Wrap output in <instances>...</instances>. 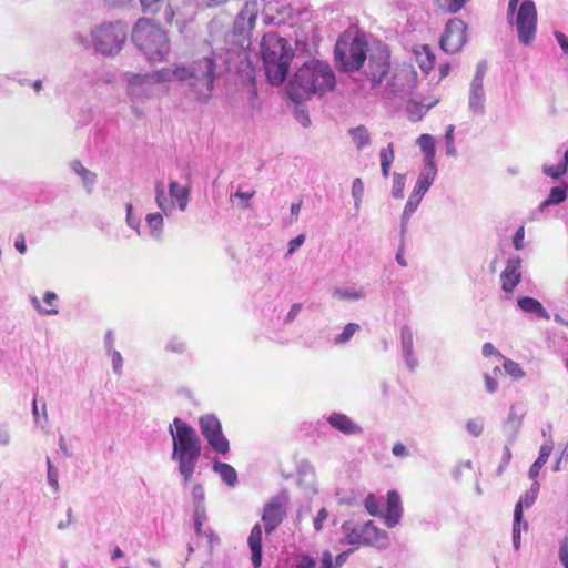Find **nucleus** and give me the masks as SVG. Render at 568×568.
<instances>
[{"mask_svg": "<svg viewBox=\"0 0 568 568\" xmlns=\"http://www.w3.org/2000/svg\"><path fill=\"white\" fill-rule=\"evenodd\" d=\"M155 202L159 209L165 214L170 215L173 212L174 204L170 201L165 194V186L162 181H158L154 186Z\"/></svg>", "mask_w": 568, "mask_h": 568, "instance_id": "obj_33", "label": "nucleus"}, {"mask_svg": "<svg viewBox=\"0 0 568 568\" xmlns=\"http://www.w3.org/2000/svg\"><path fill=\"white\" fill-rule=\"evenodd\" d=\"M373 528L372 523H367L365 526H357L352 521H345L342 525V531L344 534V542L347 545H362L366 542L364 534Z\"/></svg>", "mask_w": 568, "mask_h": 568, "instance_id": "obj_23", "label": "nucleus"}, {"mask_svg": "<svg viewBox=\"0 0 568 568\" xmlns=\"http://www.w3.org/2000/svg\"><path fill=\"white\" fill-rule=\"evenodd\" d=\"M284 511L277 501H271L265 505L262 520L264 521L265 532H273L276 527L283 521Z\"/></svg>", "mask_w": 568, "mask_h": 568, "instance_id": "obj_22", "label": "nucleus"}, {"mask_svg": "<svg viewBox=\"0 0 568 568\" xmlns=\"http://www.w3.org/2000/svg\"><path fill=\"white\" fill-rule=\"evenodd\" d=\"M169 194L172 200H175L180 211L184 212L187 207L190 190L183 187L176 181H171L169 184Z\"/></svg>", "mask_w": 568, "mask_h": 568, "instance_id": "obj_28", "label": "nucleus"}, {"mask_svg": "<svg viewBox=\"0 0 568 568\" xmlns=\"http://www.w3.org/2000/svg\"><path fill=\"white\" fill-rule=\"evenodd\" d=\"M305 242V235L300 234L288 242V250L286 255H292Z\"/></svg>", "mask_w": 568, "mask_h": 568, "instance_id": "obj_59", "label": "nucleus"}, {"mask_svg": "<svg viewBox=\"0 0 568 568\" xmlns=\"http://www.w3.org/2000/svg\"><path fill=\"white\" fill-rule=\"evenodd\" d=\"M348 134L352 138V140L358 151H362L363 149L367 148L372 142L371 133L365 125H358L356 128H351L348 130Z\"/></svg>", "mask_w": 568, "mask_h": 568, "instance_id": "obj_32", "label": "nucleus"}, {"mask_svg": "<svg viewBox=\"0 0 568 568\" xmlns=\"http://www.w3.org/2000/svg\"><path fill=\"white\" fill-rule=\"evenodd\" d=\"M402 500L396 490H389L387 494V509L385 514V525L388 528H394L402 517Z\"/></svg>", "mask_w": 568, "mask_h": 568, "instance_id": "obj_21", "label": "nucleus"}, {"mask_svg": "<svg viewBox=\"0 0 568 568\" xmlns=\"http://www.w3.org/2000/svg\"><path fill=\"white\" fill-rule=\"evenodd\" d=\"M334 55L341 70L345 72L359 70L367 58V43L359 37H355L351 41L339 39L336 42Z\"/></svg>", "mask_w": 568, "mask_h": 568, "instance_id": "obj_9", "label": "nucleus"}, {"mask_svg": "<svg viewBox=\"0 0 568 568\" xmlns=\"http://www.w3.org/2000/svg\"><path fill=\"white\" fill-rule=\"evenodd\" d=\"M327 517H328V511L326 510V508H321L313 521L314 529L316 531L322 530L323 523L327 519Z\"/></svg>", "mask_w": 568, "mask_h": 568, "instance_id": "obj_57", "label": "nucleus"}, {"mask_svg": "<svg viewBox=\"0 0 568 568\" xmlns=\"http://www.w3.org/2000/svg\"><path fill=\"white\" fill-rule=\"evenodd\" d=\"M413 205L406 204L400 216V242H405V234L407 232V225L412 215L416 212Z\"/></svg>", "mask_w": 568, "mask_h": 568, "instance_id": "obj_43", "label": "nucleus"}, {"mask_svg": "<svg viewBox=\"0 0 568 568\" xmlns=\"http://www.w3.org/2000/svg\"><path fill=\"white\" fill-rule=\"evenodd\" d=\"M417 144L425 154L423 169L437 170L435 163V142L429 134H422L417 139Z\"/></svg>", "mask_w": 568, "mask_h": 568, "instance_id": "obj_27", "label": "nucleus"}, {"mask_svg": "<svg viewBox=\"0 0 568 568\" xmlns=\"http://www.w3.org/2000/svg\"><path fill=\"white\" fill-rule=\"evenodd\" d=\"M165 349L171 353L183 354L186 351V343L174 336L169 339Z\"/></svg>", "mask_w": 568, "mask_h": 568, "instance_id": "obj_48", "label": "nucleus"}, {"mask_svg": "<svg viewBox=\"0 0 568 568\" xmlns=\"http://www.w3.org/2000/svg\"><path fill=\"white\" fill-rule=\"evenodd\" d=\"M436 174L437 170L422 169L406 204H410L414 209H417L422 199L435 181Z\"/></svg>", "mask_w": 568, "mask_h": 568, "instance_id": "obj_17", "label": "nucleus"}, {"mask_svg": "<svg viewBox=\"0 0 568 568\" xmlns=\"http://www.w3.org/2000/svg\"><path fill=\"white\" fill-rule=\"evenodd\" d=\"M132 41L149 61L162 62L166 60L171 51L166 32L146 18H140L135 22Z\"/></svg>", "mask_w": 568, "mask_h": 568, "instance_id": "obj_7", "label": "nucleus"}, {"mask_svg": "<svg viewBox=\"0 0 568 568\" xmlns=\"http://www.w3.org/2000/svg\"><path fill=\"white\" fill-rule=\"evenodd\" d=\"M333 297L341 301H358L365 297V292L363 288L337 287L333 292Z\"/></svg>", "mask_w": 568, "mask_h": 568, "instance_id": "obj_37", "label": "nucleus"}, {"mask_svg": "<svg viewBox=\"0 0 568 568\" xmlns=\"http://www.w3.org/2000/svg\"><path fill=\"white\" fill-rule=\"evenodd\" d=\"M352 195L354 197V206L356 210H359L361 203L364 196V183L359 178H356L353 181L352 185Z\"/></svg>", "mask_w": 568, "mask_h": 568, "instance_id": "obj_44", "label": "nucleus"}, {"mask_svg": "<svg viewBox=\"0 0 568 568\" xmlns=\"http://www.w3.org/2000/svg\"><path fill=\"white\" fill-rule=\"evenodd\" d=\"M526 412L518 405H511L508 412V416L503 424L501 430L506 437V443L513 445L520 432L523 419Z\"/></svg>", "mask_w": 568, "mask_h": 568, "instance_id": "obj_16", "label": "nucleus"}, {"mask_svg": "<svg viewBox=\"0 0 568 568\" xmlns=\"http://www.w3.org/2000/svg\"><path fill=\"white\" fill-rule=\"evenodd\" d=\"M202 435L206 439L212 449L221 455H225L230 450L227 438L223 435L222 425L215 415H204L199 419Z\"/></svg>", "mask_w": 568, "mask_h": 568, "instance_id": "obj_11", "label": "nucleus"}, {"mask_svg": "<svg viewBox=\"0 0 568 568\" xmlns=\"http://www.w3.org/2000/svg\"><path fill=\"white\" fill-rule=\"evenodd\" d=\"M520 268L521 258L519 256L508 258L506 267L500 274L501 290L505 294H513L515 287L520 283Z\"/></svg>", "mask_w": 568, "mask_h": 568, "instance_id": "obj_15", "label": "nucleus"}, {"mask_svg": "<svg viewBox=\"0 0 568 568\" xmlns=\"http://www.w3.org/2000/svg\"><path fill=\"white\" fill-rule=\"evenodd\" d=\"M192 498L194 508L195 507H205L204 505V489L201 485H195L192 489Z\"/></svg>", "mask_w": 568, "mask_h": 568, "instance_id": "obj_52", "label": "nucleus"}, {"mask_svg": "<svg viewBox=\"0 0 568 568\" xmlns=\"http://www.w3.org/2000/svg\"><path fill=\"white\" fill-rule=\"evenodd\" d=\"M207 520L206 509L205 507H195L193 514L194 521V530L197 536H202L205 528H203L204 523Z\"/></svg>", "mask_w": 568, "mask_h": 568, "instance_id": "obj_41", "label": "nucleus"}, {"mask_svg": "<svg viewBox=\"0 0 568 568\" xmlns=\"http://www.w3.org/2000/svg\"><path fill=\"white\" fill-rule=\"evenodd\" d=\"M301 310H302V304L301 303L293 304L291 306V310L288 311L286 317L284 318V322L286 324L292 323L297 317V315L300 314Z\"/></svg>", "mask_w": 568, "mask_h": 568, "instance_id": "obj_61", "label": "nucleus"}, {"mask_svg": "<svg viewBox=\"0 0 568 568\" xmlns=\"http://www.w3.org/2000/svg\"><path fill=\"white\" fill-rule=\"evenodd\" d=\"M316 562L311 556H303L296 565V568H315Z\"/></svg>", "mask_w": 568, "mask_h": 568, "instance_id": "obj_64", "label": "nucleus"}, {"mask_svg": "<svg viewBox=\"0 0 568 568\" xmlns=\"http://www.w3.org/2000/svg\"><path fill=\"white\" fill-rule=\"evenodd\" d=\"M225 41L230 45L225 49V57L212 50L189 63H179L174 68H168L169 82L178 81L184 88L185 95L191 100L201 104L209 103L213 97L215 80L248 58L247 49H245V55L241 54L240 57L239 47L229 42L227 38Z\"/></svg>", "mask_w": 568, "mask_h": 568, "instance_id": "obj_1", "label": "nucleus"}, {"mask_svg": "<svg viewBox=\"0 0 568 568\" xmlns=\"http://www.w3.org/2000/svg\"><path fill=\"white\" fill-rule=\"evenodd\" d=\"M202 536L207 539L209 554L212 555L214 545L217 544L220 540L219 536L210 527L205 528Z\"/></svg>", "mask_w": 568, "mask_h": 568, "instance_id": "obj_55", "label": "nucleus"}, {"mask_svg": "<svg viewBox=\"0 0 568 568\" xmlns=\"http://www.w3.org/2000/svg\"><path fill=\"white\" fill-rule=\"evenodd\" d=\"M359 331V325L356 323H348L343 332L335 336L334 343L336 345H343L351 341V338L354 336V334Z\"/></svg>", "mask_w": 568, "mask_h": 568, "instance_id": "obj_40", "label": "nucleus"}, {"mask_svg": "<svg viewBox=\"0 0 568 568\" xmlns=\"http://www.w3.org/2000/svg\"><path fill=\"white\" fill-rule=\"evenodd\" d=\"M510 446L511 445H508V443H506L504 446L501 462L497 468V475H501L504 473V470L506 469V467L508 466V464L511 459Z\"/></svg>", "mask_w": 568, "mask_h": 568, "instance_id": "obj_51", "label": "nucleus"}, {"mask_svg": "<svg viewBox=\"0 0 568 568\" xmlns=\"http://www.w3.org/2000/svg\"><path fill=\"white\" fill-rule=\"evenodd\" d=\"M487 69V62L485 60H480L476 65L475 74L469 84L468 109L474 115H484L486 112L484 78Z\"/></svg>", "mask_w": 568, "mask_h": 568, "instance_id": "obj_12", "label": "nucleus"}, {"mask_svg": "<svg viewBox=\"0 0 568 568\" xmlns=\"http://www.w3.org/2000/svg\"><path fill=\"white\" fill-rule=\"evenodd\" d=\"M400 346L406 366L410 372H414L419 363L414 352L413 329L408 325H404L400 328Z\"/></svg>", "mask_w": 568, "mask_h": 568, "instance_id": "obj_18", "label": "nucleus"}, {"mask_svg": "<svg viewBox=\"0 0 568 568\" xmlns=\"http://www.w3.org/2000/svg\"><path fill=\"white\" fill-rule=\"evenodd\" d=\"M172 436V460L185 484L190 483L201 457V439L196 430L181 418L175 417L169 427Z\"/></svg>", "mask_w": 568, "mask_h": 568, "instance_id": "obj_4", "label": "nucleus"}, {"mask_svg": "<svg viewBox=\"0 0 568 568\" xmlns=\"http://www.w3.org/2000/svg\"><path fill=\"white\" fill-rule=\"evenodd\" d=\"M558 555L564 568H568V536L560 541Z\"/></svg>", "mask_w": 568, "mask_h": 568, "instance_id": "obj_54", "label": "nucleus"}, {"mask_svg": "<svg viewBox=\"0 0 568 568\" xmlns=\"http://www.w3.org/2000/svg\"><path fill=\"white\" fill-rule=\"evenodd\" d=\"M261 57L266 78L272 85L282 84L288 74L294 51L285 38L268 32L262 38Z\"/></svg>", "mask_w": 568, "mask_h": 568, "instance_id": "obj_5", "label": "nucleus"}, {"mask_svg": "<svg viewBox=\"0 0 568 568\" xmlns=\"http://www.w3.org/2000/svg\"><path fill=\"white\" fill-rule=\"evenodd\" d=\"M145 222L150 229V235L155 240H161L163 234V216L161 213H149L145 216Z\"/></svg>", "mask_w": 568, "mask_h": 568, "instance_id": "obj_34", "label": "nucleus"}, {"mask_svg": "<svg viewBox=\"0 0 568 568\" xmlns=\"http://www.w3.org/2000/svg\"><path fill=\"white\" fill-rule=\"evenodd\" d=\"M297 480L308 493H317L315 469L308 460H301L297 466Z\"/></svg>", "mask_w": 568, "mask_h": 568, "instance_id": "obj_25", "label": "nucleus"}, {"mask_svg": "<svg viewBox=\"0 0 568 568\" xmlns=\"http://www.w3.org/2000/svg\"><path fill=\"white\" fill-rule=\"evenodd\" d=\"M466 429L474 437H479L484 430V419L478 417L467 420Z\"/></svg>", "mask_w": 568, "mask_h": 568, "instance_id": "obj_46", "label": "nucleus"}, {"mask_svg": "<svg viewBox=\"0 0 568 568\" xmlns=\"http://www.w3.org/2000/svg\"><path fill=\"white\" fill-rule=\"evenodd\" d=\"M31 304L41 315H57L59 313L57 308H43L36 296L31 297Z\"/></svg>", "mask_w": 568, "mask_h": 568, "instance_id": "obj_58", "label": "nucleus"}, {"mask_svg": "<svg viewBox=\"0 0 568 568\" xmlns=\"http://www.w3.org/2000/svg\"><path fill=\"white\" fill-rule=\"evenodd\" d=\"M365 75L372 89L385 84L384 97L390 99L405 91L413 82L416 73L410 67L390 65V53L387 48H377L368 55Z\"/></svg>", "mask_w": 568, "mask_h": 568, "instance_id": "obj_2", "label": "nucleus"}, {"mask_svg": "<svg viewBox=\"0 0 568 568\" xmlns=\"http://www.w3.org/2000/svg\"><path fill=\"white\" fill-rule=\"evenodd\" d=\"M467 24L458 18L449 19L440 38V48L449 53H457L467 42Z\"/></svg>", "mask_w": 568, "mask_h": 568, "instance_id": "obj_13", "label": "nucleus"}, {"mask_svg": "<svg viewBox=\"0 0 568 568\" xmlns=\"http://www.w3.org/2000/svg\"><path fill=\"white\" fill-rule=\"evenodd\" d=\"M518 307L526 314H532L537 318L549 320L550 315L542 304L530 296H523L517 300Z\"/></svg>", "mask_w": 568, "mask_h": 568, "instance_id": "obj_26", "label": "nucleus"}, {"mask_svg": "<svg viewBox=\"0 0 568 568\" xmlns=\"http://www.w3.org/2000/svg\"><path fill=\"white\" fill-rule=\"evenodd\" d=\"M47 468H48V484L54 489V491L59 490V481H58V470L52 465L50 458H47Z\"/></svg>", "mask_w": 568, "mask_h": 568, "instance_id": "obj_49", "label": "nucleus"}, {"mask_svg": "<svg viewBox=\"0 0 568 568\" xmlns=\"http://www.w3.org/2000/svg\"><path fill=\"white\" fill-rule=\"evenodd\" d=\"M554 36L565 54H568V37L560 31H555Z\"/></svg>", "mask_w": 568, "mask_h": 568, "instance_id": "obj_62", "label": "nucleus"}, {"mask_svg": "<svg viewBox=\"0 0 568 568\" xmlns=\"http://www.w3.org/2000/svg\"><path fill=\"white\" fill-rule=\"evenodd\" d=\"M504 369L508 375L515 378H521L525 376V373L520 365L511 359L504 361Z\"/></svg>", "mask_w": 568, "mask_h": 568, "instance_id": "obj_47", "label": "nucleus"}, {"mask_svg": "<svg viewBox=\"0 0 568 568\" xmlns=\"http://www.w3.org/2000/svg\"><path fill=\"white\" fill-rule=\"evenodd\" d=\"M542 172L547 176H550L552 179H559V178H561L567 172V170H566L565 165H561L559 163V164H557L555 166L544 165L542 166Z\"/></svg>", "mask_w": 568, "mask_h": 568, "instance_id": "obj_50", "label": "nucleus"}, {"mask_svg": "<svg viewBox=\"0 0 568 568\" xmlns=\"http://www.w3.org/2000/svg\"><path fill=\"white\" fill-rule=\"evenodd\" d=\"M327 423L344 435H359L363 433V428L359 425L342 413H332L327 417Z\"/></svg>", "mask_w": 568, "mask_h": 568, "instance_id": "obj_20", "label": "nucleus"}, {"mask_svg": "<svg viewBox=\"0 0 568 568\" xmlns=\"http://www.w3.org/2000/svg\"><path fill=\"white\" fill-rule=\"evenodd\" d=\"M128 83V95L132 101L143 102L155 93V84L169 82L168 68L146 72L124 74Z\"/></svg>", "mask_w": 568, "mask_h": 568, "instance_id": "obj_8", "label": "nucleus"}, {"mask_svg": "<svg viewBox=\"0 0 568 568\" xmlns=\"http://www.w3.org/2000/svg\"><path fill=\"white\" fill-rule=\"evenodd\" d=\"M432 104L425 106L423 103L409 100L406 105L408 119L416 122L423 119L426 112L430 109Z\"/></svg>", "mask_w": 568, "mask_h": 568, "instance_id": "obj_39", "label": "nucleus"}, {"mask_svg": "<svg viewBox=\"0 0 568 568\" xmlns=\"http://www.w3.org/2000/svg\"><path fill=\"white\" fill-rule=\"evenodd\" d=\"M110 354H111V358H112L113 371L115 373H119L121 371L122 364H123L122 356H121L120 352H118V351H112V352H110Z\"/></svg>", "mask_w": 568, "mask_h": 568, "instance_id": "obj_63", "label": "nucleus"}, {"mask_svg": "<svg viewBox=\"0 0 568 568\" xmlns=\"http://www.w3.org/2000/svg\"><path fill=\"white\" fill-rule=\"evenodd\" d=\"M262 526L255 524L250 532L247 544L251 550V560L254 568H260L262 565Z\"/></svg>", "mask_w": 568, "mask_h": 568, "instance_id": "obj_24", "label": "nucleus"}, {"mask_svg": "<svg viewBox=\"0 0 568 568\" xmlns=\"http://www.w3.org/2000/svg\"><path fill=\"white\" fill-rule=\"evenodd\" d=\"M213 470L220 475L221 479L229 486L234 487L237 483L236 470L226 463L215 460L212 466Z\"/></svg>", "mask_w": 568, "mask_h": 568, "instance_id": "obj_30", "label": "nucleus"}, {"mask_svg": "<svg viewBox=\"0 0 568 568\" xmlns=\"http://www.w3.org/2000/svg\"><path fill=\"white\" fill-rule=\"evenodd\" d=\"M468 0H444V9L449 13L458 12Z\"/></svg>", "mask_w": 568, "mask_h": 568, "instance_id": "obj_53", "label": "nucleus"}, {"mask_svg": "<svg viewBox=\"0 0 568 568\" xmlns=\"http://www.w3.org/2000/svg\"><path fill=\"white\" fill-rule=\"evenodd\" d=\"M128 24L118 21H103L92 27L90 39L78 34L77 39L83 47L90 44L103 57H114L123 49L128 38Z\"/></svg>", "mask_w": 568, "mask_h": 568, "instance_id": "obj_6", "label": "nucleus"}, {"mask_svg": "<svg viewBox=\"0 0 568 568\" xmlns=\"http://www.w3.org/2000/svg\"><path fill=\"white\" fill-rule=\"evenodd\" d=\"M567 197V190L565 186H555L550 190V193L546 200H544L540 205L539 210L544 211L546 207L550 205H557L562 203Z\"/></svg>", "mask_w": 568, "mask_h": 568, "instance_id": "obj_35", "label": "nucleus"}, {"mask_svg": "<svg viewBox=\"0 0 568 568\" xmlns=\"http://www.w3.org/2000/svg\"><path fill=\"white\" fill-rule=\"evenodd\" d=\"M406 183V175L400 173H394L392 195L394 199L404 197V189Z\"/></svg>", "mask_w": 568, "mask_h": 568, "instance_id": "obj_42", "label": "nucleus"}, {"mask_svg": "<svg viewBox=\"0 0 568 568\" xmlns=\"http://www.w3.org/2000/svg\"><path fill=\"white\" fill-rule=\"evenodd\" d=\"M524 237H525V230L524 226H520L513 239V244L516 250H521L524 247Z\"/></svg>", "mask_w": 568, "mask_h": 568, "instance_id": "obj_60", "label": "nucleus"}, {"mask_svg": "<svg viewBox=\"0 0 568 568\" xmlns=\"http://www.w3.org/2000/svg\"><path fill=\"white\" fill-rule=\"evenodd\" d=\"M537 499V496L534 494V491H526L524 494V496L520 497V499L518 500V503L516 504L515 506V510H514V517L517 519V520H523L524 519V507L525 508H529L534 505V503L536 501Z\"/></svg>", "mask_w": 568, "mask_h": 568, "instance_id": "obj_38", "label": "nucleus"}, {"mask_svg": "<svg viewBox=\"0 0 568 568\" xmlns=\"http://www.w3.org/2000/svg\"><path fill=\"white\" fill-rule=\"evenodd\" d=\"M394 146L389 143L386 148H383L379 152L381 170L382 175L386 179L389 176L390 168L394 162Z\"/></svg>", "mask_w": 568, "mask_h": 568, "instance_id": "obj_36", "label": "nucleus"}, {"mask_svg": "<svg viewBox=\"0 0 568 568\" xmlns=\"http://www.w3.org/2000/svg\"><path fill=\"white\" fill-rule=\"evenodd\" d=\"M364 505H365L366 510L372 516H377L378 515V503H377L376 498L373 495H368L365 498Z\"/></svg>", "mask_w": 568, "mask_h": 568, "instance_id": "obj_56", "label": "nucleus"}, {"mask_svg": "<svg viewBox=\"0 0 568 568\" xmlns=\"http://www.w3.org/2000/svg\"><path fill=\"white\" fill-rule=\"evenodd\" d=\"M231 106L234 114L244 120H251L261 109V102L254 83L246 85L239 93V98L232 100Z\"/></svg>", "mask_w": 568, "mask_h": 568, "instance_id": "obj_14", "label": "nucleus"}, {"mask_svg": "<svg viewBox=\"0 0 568 568\" xmlns=\"http://www.w3.org/2000/svg\"><path fill=\"white\" fill-rule=\"evenodd\" d=\"M521 524H523L524 528L527 529L528 524L526 521L523 523V520H517L514 517V523H513V546H514L515 550H518L520 548V544H521Z\"/></svg>", "mask_w": 568, "mask_h": 568, "instance_id": "obj_45", "label": "nucleus"}, {"mask_svg": "<svg viewBox=\"0 0 568 568\" xmlns=\"http://www.w3.org/2000/svg\"><path fill=\"white\" fill-rule=\"evenodd\" d=\"M71 170L81 178L83 186L88 193H91L93 185L97 182V174L82 165L79 160H74L70 164Z\"/></svg>", "mask_w": 568, "mask_h": 568, "instance_id": "obj_29", "label": "nucleus"}, {"mask_svg": "<svg viewBox=\"0 0 568 568\" xmlns=\"http://www.w3.org/2000/svg\"><path fill=\"white\" fill-rule=\"evenodd\" d=\"M140 4L146 14H156L162 10V20L172 23L175 13L169 0H140Z\"/></svg>", "mask_w": 568, "mask_h": 568, "instance_id": "obj_19", "label": "nucleus"}, {"mask_svg": "<svg viewBox=\"0 0 568 568\" xmlns=\"http://www.w3.org/2000/svg\"><path fill=\"white\" fill-rule=\"evenodd\" d=\"M336 79L328 63L321 60L304 62L287 84V94L291 100L300 102L312 95L332 91Z\"/></svg>", "mask_w": 568, "mask_h": 568, "instance_id": "obj_3", "label": "nucleus"}, {"mask_svg": "<svg viewBox=\"0 0 568 568\" xmlns=\"http://www.w3.org/2000/svg\"><path fill=\"white\" fill-rule=\"evenodd\" d=\"M552 450V442H546L541 445L539 450V456L535 460V463L529 468V478L535 479L538 475L542 466L547 463Z\"/></svg>", "mask_w": 568, "mask_h": 568, "instance_id": "obj_31", "label": "nucleus"}, {"mask_svg": "<svg viewBox=\"0 0 568 568\" xmlns=\"http://www.w3.org/2000/svg\"><path fill=\"white\" fill-rule=\"evenodd\" d=\"M511 24L516 27L518 41L523 45H530L537 33V9L532 0H524L517 12L515 13V21Z\"/></svg>", "mask_w": 568, "mask_h": 568, "instance_id": "obj_10", "label": "nucleus"}]
</instances>
